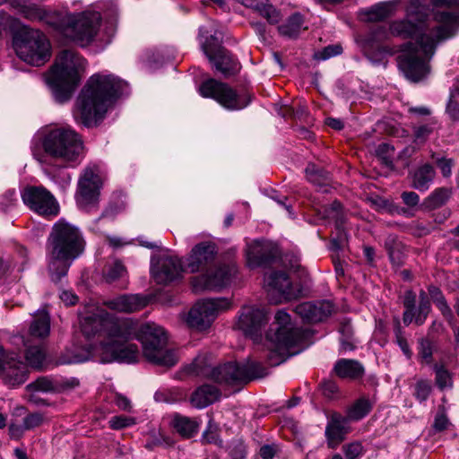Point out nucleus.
<instances>
[{
    "instance_id": "1",
    "label": "nucleus",
    "mask_w": 459,
    "mask_h": 459,
    "mask_svg": "<svg viewBox=\"0 0 459 459\" xmlns=\"http://www.w3.org/2000/svg\"><path fill=\"white\" fill-rule=\"evenodd\" d=\"M81 329L86 338L100 339L96 353L103 363L117 361L130 364L138 361L139 349L135 343L130 342L134 339L142 342L143 356L152 363L170 368L178 359L176 351L167 348L165 331L154 323L139 326L132 318L117 317L100 310L82 317Z\"/></svg>"
},
{
    "instance_id": "2",
    "label": "nucleus",
    "mask_w": 459,
    "mask_h": 459,
    "mask_svg": "<svg viewBox=\"0 0 459 459\" xmlns=\"http://www.w3.org/2000/svg\"><path fill=\"white\" fill-rule=\"evenodd\" d=\"M435 24L419 33L413 42L403 45L397 56L398 67L411 82H420L431 72L430 61L439 45L453 38L459 27L455 13H437Z\"/></svg>"
},
{
    "instance_id": "3",
    "label": "nucleus",
    "mask_w": 459,
    "mask_h": 459,
    "mask_svg": "<svg viewBox=\"0 0 459 459\" xmlns=\"http://www.w3.org/2000/svg\"><path fill=\"white\" fill-rule=\"evenodd\" d=\"M126 90L127 83L114 74L91 75L76 100L73 111L75 121L86 127L99 126L108 108Z\"/></svg>"
},
{
    "instance_id": "4",
    "label": "nucleus",
    "mask_w": 459,
    "mask_h": 459,
    "mask_svg": "<svg viewBox=\"0 0 459 459\" xmlns=\"http://www.w3.org/2000/svg\"><path fill=\"white\" fill-rule=\"evenodd\" d=\"M85 240L81 230L61 219L52 227L47 242L48 272L58 282L65 277L72 263L84 251Z\"/></svg>"
},
{
    "instance_id": "5",
    "label": "nucleus",
    "mask_w": 459,
    "mask_h": 459,
    "mask_svg": "<svg viewBox=\"0 0 459 459\" xmlns=\"http://www.w3.org/2000/svg\"><path fill=\"white\" fill-rule=\"evenodd\" d=\"M187 372L227 385L245 384L267 374L266 368L261 363L250 360L245 364L228 362L212 367L208 355L197 356L187 368Z\"/></svg>"
},
{
    "instance_id": "6",
    "label": "nucleus",
    "mask_w": 459,
    "mask_h": 459,
    "mask_svg": "<svg viewBox=\"0 0 459 459\" xmlns=\"http://www.w3.org/2000/svg\"><path fill=\"white\" fill-rule=\"evenodd\" d=\"M85 66L86 60L73 50L65 49L58 54L46 76V82L56 101L64 103L71 99Z\"/></svg>"
},
{
    "instance_id": "7",
    "label": "nucleus",
    "mask_w": 459,
    "mask_h": 459,
    "mask_svg": "<svg viewBox=\"0 0 459 459\" xmlns=\"http://www.w3.org/2000/svg\"><path fill=\"white\" fill-rule=\"evenodd\" d=\"M426 1L410 0L405 9L406 19L392 22L388 31L383 26L377 27L373 31L372 39L383 40L387 38L389 33L403 39H415L418 37L419 33L429 27L430 24H435L434 17L437 13H446L445 11H436L432 13L431 18H428Z\"/></svg>"
},
{
    "instance_id": "8",
    "label": "nucleus",
    "mask_w": 459,
    "mask_h": 459,
    "mask_svg": "<svg viewBox=\"0 0 459 459\" xmlns=\"http://www.w3.org/2000/svg\"><path fill=\"white\" fill-rule=\"evenodd\" d=\"M101 22L97 12L67 13L56 15L55 29L63 37L84 48L96 38Z\"/></svg>"
},
{
    "instance_id": "9",
    "label": "nucleus",
    "mask_w": 459,
    "mask_h": 459,
    "mask_svg": "<svg viewBox=\"0 0 459 459\" xmlns=\"http://www.w3.org/2000/svg\"><path fill=\"white\" fill-rule=\"evenodd\" d=\"M42 147L49 157L73 165L79 162L83 143L80 134L71 126H55L46 131Z\"/></svg>"
},
{
    "instance_id": "10",
    "label": "nucleus",
    "mask_w": 459,
    "mask_h": 459,
    "mask_svg": "<svg viewBox=\"0 0 459 459\" xmlns=\"http://www.w3.org/2000/svg\"><path fill=\"white\" fill-rule=\"evenodd\" d=\"M306 335L304 330L293 326L290 316L285 310H279L265 337L268 349L284 358L299 352L292 350L302 345Z\"/></svg>"
},
{
    "instance_id": "11",
    "label": "nucleus",
    "mask_w": 459,
    "mask_h": 459,
    "mask_svg": "<svg viewBox=\"0 0 459 459\" xmlns=\"http://www.w3.org/2000/svg\"><path fill=\"white\" fill-rule=\"evenodd\" d=\"M17 56L24 62L36 66L44 65L50 57V43L39 30L24 28L13 40Z\"/></svg>"
},
{
    "instance_id": "12",
    "label": "nucleus",
    "mask_w": 459,
    "mask_h": 459,
    "mask_svg": "<svg viewBox=\"0 0 459 459\" xmlns=\"http://www.w3.org/2000/svg\"><path fill=\"white\" fill-rule=\"evenodd\" d=\"M199 92L202 97L213 99L230 111L243 109L251 102L249 94L238 93L229 84L215 79L204 81L199 87Z\"/></svg>"
},
{
    "instance_id": "13",
    "label": "nucleus",
    "mask_w": 459,
    "mask_h": 459,
    "mask_svg": "<svg viewBox=\"0 0 459 459\" xmlns=\"http://www.w3.org/2000/svg\"><path fill=\"white\" fill-rule=\"evenodd\" d=\"M199 36L201 39L204 38V40H201L204 54L217 71L221 72L225 78L235 75L239 72L240 63L228 50L218 44L214 36H205L203 28L200 29Z\"/></svg>"
},
{
    "instance_id": "14",
    "label": "nucleus",
    "mask_w": 459,
    "mask_h": 459,
    "mask_svg": "<svg viewBox=\"0 0 459 459\" xmlns=\"http://www.w3.org/2000/svg\"><path fill=\"white\" fill-rule=\"evenodd\" d=\"M230 307L231 302L226 298L200 300L190 309L186 322L193 328L205 330L220 313L227 311Z\"/></svg>"
},
{
    "instance_id": "15",
    "label": "nucleus",
    "mask_w": 459,
    "mask_h": 459,
    "mask_svg": "<svg viewBox=\"0 0 459 459\" xmlns=\"http://www.w3.org/2000/svg\"><path fill=\"white\" fill-rule=\"evenodd\" d=\"M237 270L233 264H219L210 266L201 274L191 278V286L195 292L218 290L228 286Z\"/></svg>"
},
{
    "instance_id": "16",
    "label": "nucleus",
    "mask_w": 459,
    "mask_h": 459,
    "mask_svg": "<svg viewBox=\"0 0 459 459\" xmlns=\"http://www.w3.org/2000/svg\"><path fill=\"white\" fill-rule=\"evenodd\" d=\"M102 186L100 169L92 164L86 167L78 180L76 202L81 208L88 209L98 202Z\"/></svg>"
},
{
    "instance_id": "17",
    "label": "nucleus",
    "mask_w": 459,
    "mask_h": 459,
    "mask_svg": "<svg viewBox=\"0 0 459 459\" xmlns=\"http://www.w3.org/2000/svg\"><path fill=\"white\" fill-rule=\"evenodd\" d=\"M22 198L23 203L33 212L42 216H56L59 205L54 195L43 186L26 187Z\"/></svg>"
},
{
    "instance_id": "18",
    "label": "nucleus",
    "mask_w": 459,
    "mask_h": 459,
    "mask_svg": "<svg viewBox=\"0 0 459 459\" xmlns=\"http://www.w3.org/2000/svg\"><path fill=\"white\" fill-rule=\"evenodd\" d=\"M268 322L266 312L255 306H243L238 312L237 327L257 342L262 339L263 328Z\"/></svg>"
},
{
    "instance_id": "19",
    "label": "nucleus",
    "mask_w": 459,
    "mask_h": 459,
    "mask_svg": "<svg viewBox=\"0 0 459 459\" xmlns=\"http://www.w3.org/2000/svg\"><path fill=\"white\" fill-rule=\"evenodd\" d=\"M419 298V306L416 307V294L412 290H406L403 295V303L405 310L403 321L405 325H409L413 320L418 325H423L430 312V301L428 294L424 290H420Z\"/></svg>"
},
{
    "instance_id": "20",
    "label": "nucleus",
    "mask_w": 459,
    "mask_h": 459,
    "mask_svg": "<svg viewBox=\"0 0 459 459\" xmlns=\"http://www.w3.org/2000/svg\"><path fill=\"white\" fill-rule=\"evenodd\" d=\"M183 266L177 256L162 255L152 260L151 273L158 284H169L181 277Z\"/></svg>"
},
{
    "instance_id": "21",
    "label": "nucleus",
    "mask_w": 459,
    "mask_h": 459,
    "mask_svg": "<svg viewBox=\"0 0 459 459\" xmlns=\"http://www.w3.org/2000/svg\"><path fill=\"white\" fill-rule=\"evenodd\" d=\"M217 253V246L212 241H204L196 244L186 258V270L192 273H203L212 266Z\"/></svg>"
},
{
    "instance_id": "22",
    "label": "nucleus",
    "mask_w": 459,
    "mask_h": 459,
    "mask_svg": "<svg viewBox=\"0 0 459 459\" xmlns=\"http://www.w3.org/2000/svg\"><path fill=\"white\" fill-rule=\"evenodd\" d=\"M28 376V365L13 352L9 353V356L4 359V363L0 366V377L8 385H20L27 380Z\"/></svg>"
},
{
    "instance_id": "23",
    "label": "nucleus",
    "mask_w": 459,
    "mask_h": 459,
    "mask_svg": "<svg viewBox=\"0 0 459 459\" xmlns=\"http://www.w3.org/2000/svg\"><path fill=\"white\" fill-rule=\"evenodd\" d=\"M334 306L329 300L307 301L299 304L295 312L307 323H318L328 318L333 312Z\"/></svg>"
},
{
    "instance_id": "24",
    "label": "nucleus",
    "mask_w": 459,
    "mask_h": 459,
    "mask_svg": "<svg viewBox=\"0 0 459 459\" xmlns=\"http://www.w3.org/2000/svg\"><path fill=\"white\" fill-rule=\"evenodd\" d=\"M350 420L338 412H333L328 418L325 435L327 446L335 449L345 439L350 431Z\"/></svg>"
},
{
    "instance_id": "25",
    "label": "nucleus",
    "mask_w": 459,
    "mask_h": 459,
    "mask_svg": "<svg viewBox=\"0 0 459 459\" xmlns=\"http://www.w3.org/2000/svg\"><path fill=\"white\" fill-rule=\"evenodd\" d=\"M148 300L140 295L124 294L105 300L103 305L119 313H134L146 307Z\"/></svg>"
},
{
    "instance_id": "26",
    "label": "nucleus",
    "mask_w": 459,
    "mask_h": 459,
    "mask_svg": "<svg viewBox=\"0 0 459 459\" xmlns=\"http://www.w3.org/2000/svg\"><path fill=\"white\" fill-rule=\"evenodd\" d=\"M221 397V391L212 385H203L197 387L190 396L192 406L204 409L217 402Z\"/></svg>"
},
{
    "instance_id": "27",
    "label": "nucleus",
    "mask_w": 459,
    "mask_h": 459,
    "mask_svg": "<svg viewBox=\"0 0 459 459\" xmlns=\"http://www.w3.org/2000/svg\"><path fill=\"white\" fill-rule=\"evenodd\" d=\"M333 371L343 379L357 380L364 376L365 369L360 362L355 359H341L336 361Z\"/></svg>"
},
{
    "instance_id": "28",
    "label": "nucleus",
    "mask_w": 459,
    "mask_h": 459,
    "mask_svg": "<svg viewBox=\"0 0 459 459\" xmlns=\"http://www.w3.org/2000/svg\"><path fill=\"white\" fill-rule=\"evenodd\" d=\"M50 333V317L48 313L42 309L38 310L29 328L30 337L45 339Z\"/></svg>"
},
{
    "instance_id": "29",
    "label": "nucleus",
    "mask_w": 459,
    "mask_h": 459,
    "mask_svg": "<svg viewBox=\"0 0 459 459\" xmlns=\"http://www.w3.org/2000/svg\"><path fill=\"white\" fill-rule=\"evenodd\" d=\"M202 421L198 418H189L176 414L173 418V427L183 437L189 438L197 434Z\"/></svg>"
},
{
    "instance_id": "30",
    "label": "nucleus",
    "mask_w": 459,
    "mask_h": 459,
    "mask_svg": "<svg viewBox=\"0 0 459 459\" xmlns=\"http://www.w3.org/2000/svg\"><path fill=\"white\" fill-rule=\"evenodd\" d=\"M436 171L430 164L419 167L412 175L411 186L420 192L427 191L432 184Z\"/></svg>"
},
{
    "instance_id": "31",
    "label": "nucleus",
    "mask_w": 459,
    "mask_h": 459,
    "mask_svg": "<svg viewBox=\"0 0 459 459\" xmlns=\"http://www.w3.org/2000/svg\"><path fill=\"white\" fill-rule=\"evenodd\" d=\"M19 340H21L26 347L25 359L28 365L34 368H41L46 360V351L43 344H30V341L25 340L23 337H19Z\"/></svg>"
},
{
    "instance_id": "32",
    "label": "nucleus",
    "mask_w": 459,
    "mask_h": 459,
    "mask_svg": "<svg viewBox=\"0 0 459 459\" xmlns=\"http://www.w3.org/2000/svg\"><path fill=\"white\" fill-rule=\"evenodd\" d=\"M374 401L368 396L357 399L348 409L345 416L350 421H358L365 418L372 410Z\"/></svg>"
},
{
    "instance_id": "33",
    "label": "nucleus",
    "mask_w": 459,
    "mask_h": 459,
    "mask_svg": "<svg viewBox=\"0 0 459 459\" xmlns=\"http://www.w3.org/2000/svg\"><path fill=\"white\" fill-rule=\"evenodd\" d=\"M272 259L271 254L266 252L260 241H255L248 247L247 252V264L251 268H255L266 264Z\"/></svg>"
},
{
    "instance_id": "34",
    "label": "nucleus",
    "mask_w": 459,
    "mask_h": 459,
    "mask_svg": "<svg viewBox=\"0 0 459 459\" xmlns=\"http://www.w3.org/2000/svg\"><path fill=\"white\" fill-rule=\"evenodd\" d=\"M265 282L272 289L282 293L289 294L290 290V281L288 274L283 272H272L265 276Z\"/></svg>"
},
{
    "instance_id": "35",
    "label": "nucleus",
    "mask_w": 459,
    "mask_h": 459,
    "mask_svg": "<svg viewBox=\"0 0 459 459\" xmlns=\"http://www.w3.org/2000/svg\"><path fill=\"white\" fill-rule=\"evenodd\" d=\"M394 2L381 3L371 7L369 10L364 11L365 20L368 22H377L390 16L395 7Z\"/></svg>"
},
{
    "instance_id": "36",
    "label": "nucleus",
    "mask_w": 459,
    "mask_h": 459,
    "mask_svg": "<svg viewBox=\"0 0 459 459\" xmlns=\"http://www.w3.org/2000/svg\"><path fill=\"white\" fill-rule=\"evenodd\" d=\"M22 15L30 21H45L55 28L56 16H50L49 13L36 4H25L22 7Z\"/></svg>"
},
{
    "instance_id": "37",
    "label": "nucleus",
    "mask_w": 459,
    "mask_h": 459,
    "mask_svg": "<svg viewBox=\"0 0 459 459\" xmlns=\"http://www.w3.org/2000/svg\"><path fill=\"white\" fill-rule=\"evenodd\" d=\"M304 20L301 14L294 13L287 22L278 27L279 32L289 38H296L303 29Z\"/></svg>"
},
{
    "instance_id": "38",
    "label": "nucleus",
    "mask_w": 459,
    "mask_h": 459,
    "mask_svg": "<svg viewBox=\"0 0 459 459\" xmlns=\"http://www.w3.org/2000/svg\"><path fill=\"white\" fill-rule=\"evenodd\" d=\"M452 189L448 187L436 188L426 199L425 205L429 209H437L444 205L451 197Z\"/></svg>"
},
{
    "instance_id": "39",
    "label": "nucleus",
    "mask_w": 459,
    "mask_h": 459,
    "mask_svg": "<svg viewBox=\"0 0 459 459\" xmlns=\"http://www.w3.org/2000/svg\"><path fill=\"white\" fill-rule=\"evenodd\" d=\"M306 176L308 181L316 186H326L329 181V175L323 169L315 164H308L306 168Z\"/></svg>"
},
{
    "instance_id": "40",
    "label": "nucleus",
    "mask_w": 459,
    "mask_h": 459,
    "mask_svg": "<svg viewBox=\"0 0 459 459\" xmlns=\"http://www.w3.org/2000/svg\"><path fill=\"white\" fill-rule=\"evenodd\" d=\"M126 273V267L120 261H114L105 266L103 276L107 282L111 283L123 278Z\"/></svg>"
},
{
    "instance_id": "41",
    "label": "nucleus",
    "mask_w": 459,
    "mask_h": 459,
    "mask_svg": "<svg viewBox=\"0 0 459 459\" xmlns=\"http://www.w3.org/2000/svg\"><path fill=\"white\" fill-rule=\"evenodd\" d=\"M327 216L335 221L336 229L344 234L345 216L340 202L334 201L327 211Z\"/></svg>"
},
{
    "instance_id": "42",
    "label": "nucleus",
    "mask_w": 459,
    "mask_h": 459,
    "mask_svg": "<svg viewBox=\"0 0 459 459\" xmlns=\"http://www.w3.org/2000/svg\"><path fill=\"white\" fill-rule=\"evenodd\" d=\"M202 441L209 444L222 446V440L219 437V426L211 419L207 424L206 429L202 435Z\"/></svg>"
},
{
    "instance_id": "43",
    "label": "nucleus",
    "mask_w": 459,
    "mask_h": 459,
    "mask_svg": "<svg viewBox=\"0 0 459 459\" xmlns=\"http://www.w3.org/2000/svg\"><path fill=\"white\" fill-rule=\"evenodd\" d=\"M446 112L454 121L459 120V86H454L450 90Z\"/></svg>"
},
{
    "instance_id": "44",
    "label": "nucleus",
    "mask_w": 459,
    "mask_h": 459,
    "mask_svg": "<svg viewBox=\"0 0 459 459\" xmlns=\"http://www.w3.org/2000/svg\"><path fill=\"white\" fill-rule=\"evenodd\" d=\"M56 387L54 381L47 377H39L26 386L28 391L43 393L54 392Z\"/></svg>"
},
{
    "instance_id": "45",
    "label": "nucleus",
    "mask_w": 459,
    "mask_h": 459,
    "mask_svg": "<svg viewBox=\"0 0 459 459\" xmlns=\"http://www.w3.org/2000/svg\"><path fill=\"white\" fill-rule=\"evenodd\" d=\"M342 452L346 459H360L366 453V449L360 441H353L342 446Z\"/></svg>"
},
{
    "instance_id": "46",
    "label": "nucleus",
    "mask_w": 459,
    "mask_h": 459,
    "mask_svg": "<svg viewBox=\"0 0 459 459\" xmlns=\"http://www.w3.org/2000/svg\"><path fill=\"white\" fill-rule=\"evenodd\" d=\"M436 122L431 120L429 123L420 126H415L412 127L414 141L416 143H425L434 130V125Z\"/></svg>"
},
{
    "instance_id": "47",
    "label": "nucleus",
    "mask_w": 459,
    "mask_h": 459,
    "mask_svg": "<svg viewBox=\"0 0 459 459\" xmlns=\"http://www.w3.org/2000/svg\"><path fill=\"white\" fill-rule=\"evenodd\" d=\"M436 383L440 389L452 386V377L443 366L435 365Z\"/></svg>"
},
{
    "instance_id": "48",
    "label": "nucleus",
    "mask_w": 459,
    "mask_h": 459,
    "mask_svg": "<svg viewBox=\"0 0 459 459\" xmlns=\"http://www.w3.org/2000/svg\"><path fill=\"white\" fill-rule=\"evenodd\" d=\"M394 334H395L396 343L399 345V347L403 351V354L407 358H411V351L410 349V346L408 344L406 338L404 337V335L403 333L399 318L395 319Z\"/></svg>"
},
{
    "instance_id": "49",
    "label": "nucleus",
    "mask_w": 459,
    "mask_h": 459,
    "mask_svg": "<svg viewBox=\"0 0 459 459\" xmlns=\"http://www.w3.org/2000/svg\"><path fill=\"white\" fill-rule=\"evenodd\" d=\"M109 427L112 429H121L135 424V420L125 415L114 416L108 420Z\"/></svg>"
},
{
    "instance_id": "50",
    "label": "nucleus",
    "mask_w": 459,
    "mask_h": 459,
    "mask_svg": "<svg viewBox=\"0 0 459 459\" xmlns=\"http://www.w3.org/2000/svg\"><path fill=\"white\" fill-rule=\"evenodd\" d=\"M386 248L388 251L389 258L391 262L395 265H400L403 264V254L402 252V245L401 243H393L392 246L386 244Z\"/></svg>"
},
{
    "instance_id": "51",
    "label": "nucleus",
    "mask_w": 459,
    "mask_h": 459,
    "mask_svg": "<svg viewBox=\"0 0 459 459\" xmlns=\"http://www.w3.org/2000/svg\"><path fill=\"white\" fill-rule=\"evenodd\" d=\"M431 391V385L428 380H420L415 385V396L420 402L428 399Z\"/></svg>"
},
{
    "instance_id": "52",
    "label": "nucleus",
    "mask_w": 459,
    "mask_h": 459,
    "mask_svg": "<svg viewBox=\"0 0 459 459\" xmlns=\"http://www.w3.org/2000/svg\"><path fill=\"white\" fill-rule=\"evenodd\" d=\"M231 459H246L247 446L241 440H235L230 446Z\"/></svg>"
},
{
    "instance_id": "53",
    "label": "nucleus",
    "mask_w": 459,
    "mask_h": 459,
    "mask_svg": "<svg viewBox=\"0 0 459 459\" xmlns=\"http://www.w3.org/2000/svg\"><path fill=\"white\" fill-rule=\"evenodd\" d=\"M342 48L341 45H329L325 47L321 52L316 54V57L321 60H326L333 56H338L342 53Z\"/></svg>"
},
{
    "instance_id": "54",
    "label": "nucleus",
    "mask_w": 459,
    "mask_h": 459,
    "mask_svg": "<svg viewBox=\"0 0 459 459\" xmlns=\"http://www.w3.org/2000/svg\"><path fill=\"white\" fill-rule=\"evenodd\" d=\"M432 158L435 159L436 163L441 170L443 177L449 178L452 174L454 160L452 159H446L444 157L435 158L434 154H432Z\"/></svg>"
},
{
    "instance_id": "55",
    "label": "nucleus",
    "mask_w": 459,
    "mask_h": 459,
    "mask_svg": "<svg viewBox=\"0 0 459 459\" xmlns=\"http://www.w3.org/2000/svg\"><path fill=\"white\" fill-rule=\"evenodd\" d=\"M44 417L39 412L30 413L23 419L24 429L29 430L42 424Z\"/></svg>"
},
{
    "instance_id": "56",
    "label": "nucleus",
    "mask_w": 459,
    "mask_h": 459,
    "mask_svg": "<svg viewBox=\"0 0 459 459\" xmlns=\"http://www.w3.org/2000/svg\"><path fill=\"white\" fill-rule=\"evenodd\" d=\"M320 389L324 396L328 399L333 398L338 393L337 384L333 380H325L320 384Z\"/></svg>"
},
{
    "instance_id": "57",
    "label": "nucleus",
    "mask_w": 459,
    "mask_h": 459,
    "mask_svg": "<svg viewBox=\"0 0 459 459\" xmlns=\"http://www.w3.org/2000/svg\"><path fill=\"white\" fill-rule=\"evenodd\" d=\"M419 354L426 363H430L432 359V345L430 341L421 339L420 342Z\"/></svg>"
},
{
    "instance_id": "58",
    "label": "nucleus",
    "mask_w": 459,
    "mask_h": 459,
    "mask_svg": "<svg viewBox=\"0 0 459 459\" xmlns=\"http://www.w3.org/2000/svg\"><path fill=\"white\" fill-rule=\"evenodd\" d=\"M279 453L280 447L275 444L264 445L259 450V455L262 459H273Z\"/></svg>"
},
{
    "instance_id": "59",
    "label": "nucleus",
    "mask_w": 459,
    "mask_h": 459,
    "mask_svg": "<svg viewBox=\"0 0 459 459\" xmlns=\"http://www.w3.org/2000/svg\"><path fill=\"white\" fill-rule=\"evenodd\" d=\"M449 420L444 410L438 411L434 420L433 429L436 431H442L447 428Z\"/></svg>"
},
{
    "instance_id": "60",
    "label": "nucleus",
    "mask_w": 459,
    "mask_h": 459,
    "mask_svg": "<svg viewBox=\"0 0 459 459\" xmlns=\"http://www.w3.org/2000/svg\"><path fill=\"white\" fill-rule=\"evenodd\" d=\"M16 201L15 198V191L9 190L4 195H3L2 199L0 201V210L5 212L7 209L13 204Z\"/></svg>"
},
{
    "instance_id": "61",
    "label": "nucleus",
    "mask_w": 459,
    "mask_h": 459,
    "mask_svg": "<svg viewBox=\"0 0 459 459\" xmlns=\"http://www.w3.org/2000/svg\"><path fill=\"white\" fill-rule=\"evenodd\" d=\"M401 197L403 202L410 207L416 206L420 202L419 195L412 191L403 192Z\"/></svg>"
},
{
    "instance_id": "62",
    "label": "nucleus",
    "mask_w": 459,
    "mask_h": 459,
    "mask_svg": "<svg viewBox=\"0 0 459 459\" xmlns=\"http://www.w3.org/2000/svg\"><path fill=\"white\" fill-rule=\"evenodd\" d=\"M114 402L116 405L123 411H130L132 409L130 400L121 394H116Z\"/></svg>"
},
{
    "instance_id": "63",
    "label": "nucleus",
    "mask_w": 459,
    "mask_h": 459,
    "mask_svg": "<svg viewBox=\"0 0 459 459\" xmlns=\"http://www.w3.org/2000/svg\"><path fill=\"white\" fill-rule=\"evenodd\" d=\"M438 309L441 311L442 315L447 319L452 320L453 319V314L448 307L447 303L445 300L444 296H440V299H437V303L436 304Z\"/></svg>"
},
{
    "instance_id": "64",
    "label": "nucleus",
    "mask_w": 459,
    "mask_h": 459,
    "mask_svg": "<svg viewBox=\"0 0 459 459\" xmlns=\"http://www.w3.org/2000/svg\"><path fill=\"white\" fill-rule=\"evenodd\" d=\"M60 299L66 305H74L78 300L77 296L69 290H63Z\"/></svg>"
}]
</instances>
